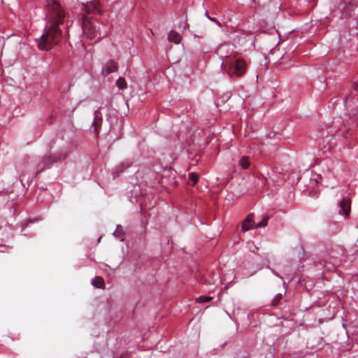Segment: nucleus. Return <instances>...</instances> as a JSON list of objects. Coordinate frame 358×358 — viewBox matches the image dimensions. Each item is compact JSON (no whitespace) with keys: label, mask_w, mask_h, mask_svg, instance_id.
Wrapping results in <instances>:
<instances>
[{"label":"nucleus","mask_w":358,"mask_h":358,"mask_svg":"<svg viewBox=\"0 0 358 358\" xmlns=\"http://www.w3.org/2000/svg\"><path fill=\"white\" fill-rule=\"evenodd\" d=\"M222 66L230 78H241L246 72L247 64L244 59L234 55L222 57Z\"/></svg>","instance_id":"obj_2"},{"label":"nucleus","mask_w":358,"mask_h":358,"mask_svg":"<svg viewBox=\"0 0 358 358\" xmlns=\"http://www.w3.org/2000/svg\"><path fill=\"white\" fill-rule=\"evenodd\" d=\"M55 162H56V159H53L50 155H46L41 158L36 159L34 160L36 176L49 168Z\"/></svg>","instance_id":"obj_4"},{"label":"nucleus","mask_w":358,"mask_h":358,"mask_svg":"<svg viewBox=\"0 0 358 358\" xmlns=\"http://www.w3.org/2000/svg\"><path fill=\"white\" fill-rule=\"evenodd\" d=\"M188 26H189V25H188L187 22H185V26H184V27L185 28L186 27H188Z\"/></svg>","instance_id":"obj_28"},{"label":"nucleus","mask_w":358,"mask_h":358,"mask_svg":"<svg viewBox=\"0 0 358 358\" xmlns=\"http://www.w3.org/2000/svg\"><path fill=\"white\" fill-rule=\"evenodd\" d=\"M282 299V295L280 294L279 296H277L273 301V305L275 306L278 304V301H280Z\"/></svg>","instance_id":"obj_20"},{"label":"nucleus","mask_w":358,"mask_h":358,"mask_svg":"<svg viewBox=\"0 0 358 358\" xmlns=\"http://www.w3.org/2000/svg\"><path fill=\"white\" fill-rule=\"evenodd\" d=\"M357 7V5L355 4V3H350L346 7H345V10H346V15H350V11L352 10H353L354 8H356Z\"/></svg>","instance_id":"obj_18"},{"label":"nucleus","mask_w":358,"mask_h":358,"mask_svg":"<svg viewBox=\"0 0 358 358\" xmlns=\"http://www.w3.org/2000/svg\"><path fill=\"white\" fill-rule=\"evenodd\" d=\"M329 255H330V257H335V258H336V259L338 257V256H336V255H335L334 254V252H330V254H329Z\"/></svg>","instance_id":"obj_23"},{"label":"nucleus","mask_w":358,"mask_h":358,"mask_svg":"<svg viewBox=\"0 0 358 358\" xmlns=\"http://www.w3.org/2000/svg\"><path fill=\"white\" fill-rule=\"evenodd\" d=\"M92 284L94 287L96 288H103L105 285L104 280L103 278L100 276H96L92 280Z\"/></svg>","instance_id":"obj_11"},{"label":"nucleus","mask_w":358,"mask_h":358,"mask_svg":"<svg viewBox=\"0 0 358 358\" xmlns=\"http://www.w3.org/2000/svg\"><path fill=\"white\" fill-rule=\"evenodd\" d=\"M357 22H358V18H357Z\"/></svg>","instance_id":"obj_31"},{"label":"nucleus","mask_w":358,"mask_h":358,"mask_svg":"<svg viewBox=\"0 0 358 358\" xmlns=\"http://www.w3.org/2000/svg\"><path fill=\"white\" fill-rule=\"evenodd\" d=\"M238 164L243 169H248L250 165V162L248 157H246V156L241 157V159H239Z\"/></svg>","instance_id":"obj_12"},{"label":"nucleus","mask_w":358,"mask_h":358,"mask_svg":"<svg viewBox=\"0 0 358 358\" xmlns=\"http://www.w3.org/2000/svg\"><path fill=\"white\" fill-rule=\"evenodd\" d=\"M168 40L171 42H173L176 44H179L181 42L182 37L178 32L171 30L168 34Z\"/></svg>","instance_id":"obj_10"},{"label":"nucleus","mask_w":358,"mask_h":358,"mask_svg":"<svg viewBox=\"0 0 358 358\" xmlns=\"http://www.w3.org/2000/svg\"><path fill=\"white\" fill-rule=\"evenodd\" d=\"M129 165H127L126 166H124L123 164L122 165H120L117 168L120 169V172H122L124 169L129 167Z\"/></svg>","instance_id":"obj_22"},{"label":"nucleus","mask_w":358,"mask_h":358,"mask_svg":"<svg viewBox=\"0 0 358 358\" xmlns=\"http://www.w3.org/2000/svg\"><path fill=\"white\" fill-rule=\"evenodd\" d=\"M101 122H102V117H101V112L99 110H96L94 111V121H93V127H94L96 132L98 131V129L101 124Z\"/></svg>","instance_id":"obj_9"},{"label":"nucleus","mask_w":358,"mask_h":358,"mask_svg":"<svg viewBox=\"0 0 358 358\" xmlns=\"http://www.w3.org/2000/svg\"><path fill=\"white\" fill-rule=\"evenodd\" d=\"M339 213L341 215L348 216L350 212V200L348 198H343L339 203Z\"/></svg>","instance_id":"obj_6"},{"label":"nucleus","mask_w":358,"mask_h":358,"mask_svg":"<svg viewBox=\"0 0 358 358\" xmlns=\"http://www.w3.org/2000/svg\"><path fill=\"white\" fill-rule=\"evenodd\" d=\"M66 157V153L59 152L57 153L55 156H53L52 158L56 159V162L62 161Z\"/></svg>","instance_id":"obj_15"},{"label":"nucleus","mask_w":358,"mask_h":358,"mask_svg":"<svg viewBox=\"0 0 358 358\" xmlns=\"http://www.w3.org/2000/svg\"><path fill=\"white\" fill-rule=\"evenodd\" d=\"M337 264V262H333V264Z\"/></svg>","instance_id":"obj_30"},{"label":"nucleus","mask_w":358,"mask_h":358,"mask_svg":"<svg viewBox=\"0 0 358 358\" xmlns=\"http://www.w3.org/2000/svg\"><path fill=\"white\" fill-rule=\"evenodd\" d=\"M350 101V98H347L346 100H345L346 106H348L349 105Z\"/></svg>","instance_id":"obj_25"},{"label":"nucleus","mask_w":358,"mask_h":358,"mask_svg":"<svg viewBox=\"0 0 358 358\" xmlns=\"http://www.w3.org/2000/svg\"><path fill=\"white\" fill-rule=\"evenodd\" d=\"M208 19L212 22H217V20L215 17H208Z\"/></svg>","instance_id":"obj_24"},{"label":"nucleus","mask_w":358,"mask_h":358,"mask_svg":"<svg viewBox=\"0 0 358 358\" xmlns=\"http://www.w3.org/2000/svg\"><path fill=\"white\" fill-rule=\"evenodd\" d=\"M255 225L253 222V215L250 214L243 222L242 230L246 231L252 229H256V227H255Z\"/></svg>","instance_id":"obj_7"},{"label":"nucleus","mask_w":358,"mask_h":358,"mask_svg":"<svg viewBox=\"0 0 358 358\" xmlns=\"http://www.w3.org/2000/svg\"><path fill=\"white\" fill-rule=\"evenodd\" d=\"M103 26L99 22H94L92 18L86 15L83 16V34L90 39L98 38L99 40L107 36V31L101 30L100 26Z\"/></svg>","instance_id":"obj_3"},{"label":"nucleus","mask_w":358,"mask_h":358,"mask_svg":"<svg viewBox=\"0 0 358 358\" xmlns=\"http://www.w3.org/2000/svg\"><path fill=\"white\" fill-rule=\"evenodd\" d=\"M64 17L65 13L59 2L56 0H48L46 27L43 35L36 40L39 50H48L59 43L62 36V30L58 26L63 23Z\"/></svg>","instance_id":"obj_1"},{"label":"nucleus","mask_w":358,"mask_h":358,"mask_svg":"<svg viewBox=\"0 0 358 358\" xmlns=\"http://www.w3.org/2000/svg\"><path fill=\"white\" fill-rule=\"evenodd\" d=\"M116 86L120 90H125L127 87V83L124 78L120 77L116 81Z\"/></svg>","instance_id":"obj_13"},{"label":"nucleus","mask_w":358,"mask_h":358,"mask_svg":"<svg viewBox=\"0 0 358 358\" xmlns=\"http://www.w3.org/2000/svg\"><path fill=\"white\" fill-rule=\"evenodd\" d=\"M349 116L350 117H355L358 120V107L351 109V110L349 112Z\"/></svg>","instance_id":"obj_17"},{"label":"nucleus","mask_w":358,"mask_h":358,"mask_svg":"<svg viewBox=\"0 0 358 358\" xmlns=\"http://www.w3.org/2000/svg\"><path fill=\"white\" fill-rule=\"evenodd\" d=\"M215 23H216L219 27H222V24H221V23H220L219 21H217V22H215Z\"/></svg>","instance_id":"obj_27"},{"label":"nucleus","mask_w":358,"mask_h":358,"mask_svg":"<svg viewBox=\"0 0 358 358\" xmlns=\"http://www.w3.org/2000/svg\"><path fill=\"white\" fill-rule=\"evenodd\" d=\"M355 88V90L357 91L358 92V84H356L354 87Z\"/></svg>","instance_id":"obj_26"},{"label":"nucleus","mask_w":358,"mask_h":358,"mask_svg":"<svg viewBox=\"0 0 358 358\" xmlns=\"http://www.w3.org/2000/svg\"><path fill=\"white\" fill-rule=\"evenodd\" d=\"M83 16H87L88 14L96 15L101 13L99 2L96 0H93L83 4Z\"/></svg>","instance_id":"obj_5"},{"label":"nucleus","mask_w":358,"mask_h":358,"mask_svg":"<svg viewBox=\"0 0 358 358\" xmlns=\"http://www.w3.org/2000/svg\"><path fill=\"white\" fill-rule=\"evenodd\" d=\"M336 254L338 255H343V250L340 247H337Z\"/></svg>","instance_id":"obj_21"},{"label":"nucleus","mask_w":358,"mask_h":358,"mask_svg":"<svg viewBox=\"0 0 358 358\" xmlns=\"http://www.w3.org/2000/svg\"><path fill=\"white\" fill-rule=\"evenodd\" d=\"M189 178L193 181L194 183H196L199 179V175L195 172L190 173L189 174Z\"/></svg>","instance_id":"obj_19"},{"label":"nucleus","mask_w":358,"mask_h":358,"mask_svg":"<svg viewBox=\"0 0 358 358\" xmlns=\"http://www.w3.org/2000/svg\"><path fill=\"white\" fill-rule=\"evenodd\" d=\"M117 71V64L110 60L108 62L103 68V73L105 76H108L112 73L116 72Z\"/></svg>","instance_id":"obj_8"},{"label":"nucleus","mask_w":358,"mask_h":358,"mask_svg":"<svg viewBox=\"0 0 358 358\" xmlns=\"http://www.w3.org/2000/svg\"><path fill=\"white\" fill-rule=\"evenodd\" d=\"M213 299L211 296H201L196 299V301L200 303H207Z\"/></svg>","instance_id":"obj_14"},{"label":"nucleus","mask_w":358,"mask_h":358,"mask_svg":"<svg viewBox=\"0 0 358 358\" xmlns=\"http://www.w3.org/2000/svg\"><path fill=\"white\" fill-rule=\"evenodd\" d=\"M205 15L208 18L209 16L207 13H206Z\"/></svg>","instance_id":"obj_29"},{"label":"nucleus","mask_w":358,"mask_h":358,"mask_svg":"<svg viewBox=\"0 0 358 358\" xmlns=\"http://www.w3.org/2000/svg\"><path fill=\"white\" fill-rule=\"evenodd\" d=\"M269 217H264L260 222H259L258 224H257L255 225V227L256 228H259V227H265L268 224V220Z\"/></svg>","instance_id":"obj_16"}]
</instances>
